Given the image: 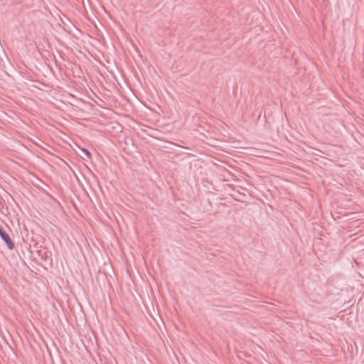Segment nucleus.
I'll return each mask as SVG.
<instances>
[{"instance_id":"obj_1","label":"nucleus","mask_w":364,"mask_h":364,"mask_svg":"<svg viewBox=\"0 0 364 364\" xmlns=\"http://www.w3.org/2000/svg\"><path fill=\"white\" fill-rule=\"evenodd\" d=\"M82 151L88 156L90 157V153L85 149H82Z\"/></svg>"}]
</instances>
